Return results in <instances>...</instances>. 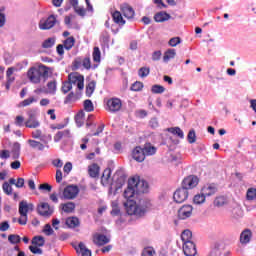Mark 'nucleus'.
Masks as SVG:
<instances>
[{
  "mask_svg": "<svg viewBox=\"0 0 256 256\" xmlns=\"http://www.w3.org/2000/svg\"><path fill=\"white\" fill-rule=\"evenodd\" d=\"M137 190L135 189V186L131 185V180L128 181V187L124 191V197L126 199V202H124V207L126 210V213L128 215H135L136 217H143L151 207H153V204H151V200L147 198H142L138 201H134L133 197L137 195Z\"/></svg>",
  "mask_w": 256,
  "mask_h": 256,
  "instance_id": "nucleus-1",
  "label": "nucleus"
},
{
  "mask_svg": "<svg viewBox=\"0 0 256 256\" xmlns=\"http://www.w3.org/2000/svg\"><path fill=\"white\" fill-rule=\"evenodd\" d=\"M47 77H49V68L45 65L31 67L27 72V78L34 85H39L41 79H47Z\"/></svg>",
  "mask_w": 256,
  "mask_h": 256,
  "instance_id": "nucleus-2",
  "label": "nucleus"
},
{
  "mask_svg": "<svg viewBox=\"0 0 256 256\" xmlns=\"http://www.w3.org/2000/svg\"><path fill=\"white\" fill-rule=\"evenodd\" d=\"M35 205L33 203H28L27 200H22L19 203L18 213L20 215V218L18 219L19 225H27V213L29 211H34Z\"/></svg>",
  "mask_w": 256,
  "mask_h": 256,
  "instance_id": "nucleus-3",
  "label": "nucleus"
},
{
  "mask_svg": "<svg viewBox=\"0 0 256 256\" xmlns=\"http://www.w3.org/2000/svg\"><path fill=\"white\" fill-rule=\"evenodd\" d=\"M130 185H133L138 194L149 193V183L139 176L131 178Z\"/></svg>",
  "mask_w": 256,
  "mask_h": 256,
  "instance_id": "nucleus-4",
  "label": "nucleus"
},
{
  "mask_svg": "<svg viewBox=\"0 0 256 256\" xmlns=\"http://www.w3.org/2000/svg\"><path fill=\"white\" fill-rule=\"evenodd\" d=\"M68 81L72 85H76L77 89L82 91L85 88V77L79 73H71L68 76Z\"/></svg>",
  "mask_w": 256,
  "mask_h": 256,
  "instance_id": "nucleus-5",
  "label": "nucleus"
},
{
  "mask_svg": "<svg viewBox=\"0 0 256 256\" xmlns=\"http://www.w3.org/2000/svg\"><path fill=\"white\" fill-rule=\"evenodd\" d=\"M57 23V18L55 15H50L48 18H42L39 21L38 27L41 31H47L49 29H53L55 24Z\"/></svg>",
  "mask_w": 256,
  "mask_h": 256,
  "instance_id": "nucleus-6",
  "label": "nucleus"
},
{
  "mask_svg": "<svg viewBox=\"0 0 256 256\" xmlns=\"http://www.w3.org/2000/svg\"><path fill=\"white\" fill-rule=\"evenodd\" d=\"M197 185H199V178L195 175H190L182 181V188L186 189V191L188 189H194Z\"/></svg>",
  "mask_w": 256,
  "mask_h": 256,
  "instance_id": "nucleus-7",
  "label": "nucleus"
},
{
  "mask_svg": "<svg viewBox=\"0 0 256 256\" xmlns=\"http://www.w3.org/2000/svg\"><path fill=\"white\" fill-rule=\"evenodd\" d=\"M175 203H185L186 199H189V190L185 188L177 189L173 194Z\"/></svg>",
  "mask_w": 256,
  "mask_h": 256,
  "instance_id": "nucleus-8",
  "label": "nucleus"
},
{
  "mask_svg": "<svg viewBox=\"0 0 256 256\" xmlns=\"http://www.w3.org/2000/svg\"><path fill=\"white\" fill-rule=\"evenodd\" d=\"M121 107H123V102L119 98H110L107 101V108L110 113H117V111H121Z\"/></svg>",
  "mask_w": 256,
  "mask_h": 256,
  "instance_id": "nucleus-9",
  "label": "nucleus"
},
{
  "mask_svg": "<svg viewBox=\"0 0 256 256\" xmlns=\"http://www.w3.org/2000/svg\"><path fill=\"white\" fill-rule=\"evenodd\" d=\"M92 241L94 245H97L98 247H103V245H107V243L111 241V237L105 234L95 233L93 235Z\"/></svg>",
  "mask_w": 256,
  "mask_h": 256,
  "instance_id": "nucleus-10",
  "label": "nucleus"
},
{
  "mask_svg": "<svg viewBox=\"0 0 256 256\" xmlns=\"http://www.w3.org/2000/svg\"><path fill=\"white\" fill-rule=\"evenodd\" d=\"M193 215V206L189 204H185L181 206L178 210L179 219L185 220L189 219Z\"/></svg>",
  "mask_w": 256,
  "mask_h": 256,
  "instance_id": "nucleus-11",
  "label": "nucleus"
},
{
  "mask_svg": "<svg viewBox=\"0 0 256 256\" xmlns=\"http://www.w3.org/2000/svg\"><path fill=\"white\" fill-rule=\"evenodd\" d=\"M79 195V188L77 186H67L63 191V198L67 200L75 199Z\"/></svg>",
  "mask_w": 256,
  "mask_h": 256,
  "instance_id": "nucleus-12",
  "label": "nucleus"
},
{
  "mask_svg": "<svg viewBox=\"0 0 256 256\" xmlns=\"http://www.w3.org/2000/svg\"><path fill=\"white\" fill-rule=\"evenodd\" d=\"M120 11L122 13V15H124V17L126 19H128L129 21H133V19H135V9H133V7H131V5L129 4H122L120 6Z\"/></svg>",
  "mask_w": 256,
  "mask_h": 256,
  "instance_id": "nucleus-13",
  "label": "nucleus"
},
{
  "mask_svg": "<svg viewBox=\"0 0 256 256\" xmlns=\"http://www.w3.org/2000/svg\"><path fill=\"white\" fill-rule=\"evenodd\" d=\"M37 211L42 217H51L53 215V208L46 202H42L38 205Z\"/></svg>",
  "mask_w": 256,
  "mask_h": 256,
  "instance_id": "nucleus-14",
  "label": "nucleus"
},
{
  "mask_svg": "<svg viewBox=\"0 0 256 256\" xmlns=\"http://www.w3.org/2000/svg\"><path fill=\"white\" fill-rule=\"evenodd\" d=\"M218 189H217V185L216 184H205L202 188H201V193L202 195H205L206 197H213V195H215V193H217Z\"/></svg>",
  "mask_w": 256,
  "mask_h": 256,
  "instance_id": "nucleus-15",
  "label": "nucleus"
},
{
  "mask_svg": "<svg viewBox=\"0 0 256 256\" xmlns=\"http://www.w3.org/2000/svg\"><path fill=\"white\" fill-rule=\"evenodd\" d=\"M184 255L186 256H195L197 255V248L193 242H186L183 244Z\"/></svg>",
  "mask_w": 256,
  "mask_h": 256,
  "instance_id": "nucleus-16",
  "label": "nucleus"
},
{
  "mask_svg": "<svg viewBox=\"0 0 256 256\" xmlns=\"http://www.w3.org/2000/svg\"><path fill=\"white\" fill-rule=\"evenodd\" d=\"M132 157L135 161L138 163H143L145 161V154L143 152V148L140 146H137L133 151H132Z\"/></svg>",
  "mask_w": 256,
  "mask_h": 256,
  "instance_id": "nucleus-17",
  "label": "nucleus"
},
{
  "mask_svg": "<svg viewBox=\"0 0 256 256\" xmlns=\"http://www.w3.org/2000/svg\"><path fill=\"white\" fill-rule=\"evenodd\" d=\"M253 237V232L250 229H245L240 234V243L241 245H247V243L251 242V238Z\"/></svg>",
  "mask_w": 256,
  "mask_h": 256,
  "instance_id": "nucleus-18",
  "label": "nucleus"
},
{
  "mask_svg": "<svg viewBox=\"0 0 256 256\" xmlns=\"http://www.w3.org/2000/svg\"><path fill=\"white\" fill-rule=\"evenodd\" d=\"M99 171H101V168L96 163H93L88 166V175L92 179H97V177H99Z\"/></svg>",
  "mask_w": 256,
  "mask_h": 256,
  "instance_id": "nucleus-19",
  "label": "nucleus"
},
{
  "mask_svg": "<svg viewBox=\"0 0 256 256\" xmlns=\"http://www.w3.org/2000/svg\"><path fill=\"white\" fill-rule=\"evenodd\" d=\"M111 168H107L103 171L102 177H101V184L104 187H107V185H111Z\"/></svg>",
  "mask_w": 256,
  "mask_h": 256,
  "instance_id": "nucleus-20",
  "label": "nucleus"
},
{
  "mask_svg": "<svg viewBox=\"0 0 256 256\" xmlns=\"http://www.w3.org/2000/svg\"><path fill=\"white\" fill-rule=\"evenodd\" d=\"M171 19V15L167 12H158L154 15V20L156 23H165V21H169Z\"/></svg>",
  "mask_w": 256,
  "mask_h": 256,
  "instance_id": "nucleus-21",
  "label": "nucleus"
},
{
  "mask_svg": "<svg viewBox=\"0 0 256 256\" xmlns=\"http://www.w3.org/2000/svg\"><path fill=\"white\" fill-rule=\"evenodd\" d=\"M177 57V50L170 48L164 52L163 62L168 63L171 59H175Z\"/></svg>",
  "mask_w": 256,
  "mask_h": 256,
  "instance_id": "nucleus-22",
  "label": "nucleus"
},
{
  "mask_svg": "<svg viewBox=\"0 0 256 256\" xmlns=\"http://www.w3.org/2000/svg\"><path fill=\"white\" fill-rule=\"evenodd\" d=\"M142 151L144 153V157H149L157 153V148L151 145V143H148L144 145V147L142 148Z\"/></svg>",
  "mask_w": 256,
  "mask_h": 256,
  "instance_id": "nucleus-23",
  "label": "nucleus"
},
{
  "mask_svg": "<svg viewBox=\"0 0 256 256\" xmlns=\"http://www.w3.org/2000/svg\"><path fill=\"white\" fill-rule=\"evenodd\" d=\"M112 19L114 23H116V25H120L121 27H123V25H125L126 23V21L123 18L122 12L119 11H115L114 13H112Z\"/></svg>",
  "mask_w": 256,
  "mask_h": 256,
  "instance_id": "nucleus-24",
  "label": "nucleus"
},
{
  "mask_svg": "<svg viewBox=\"0 0 256 256\" xmlns=\"http://www.w3.org/2000/svg\"><path fill=\"white\" fill-rule=\"evenodd\" d=\"M75 250L77 251V253H80L82 256H91V250H89L87 246H85V243L83 242H80L78 244V247H75Z\"/></svg>",
  "mask_w": 256,
  "mask_h": 256,
  "instance_id": "nucleus-25",
  "label": "nucleus"
},
{
  "mask_svg": "<svg viewBox=\"0 0 256 256\" xmlns=\"http://www.w3.org/2000/svg\"><path fill=\"white\" fill-rule=\"evenodd\" d=\"M44 93L48 95H55L57 93V82L51 81L47 83V88L45 89Z\"/></svg>",
  "mask_w": 256,
  "mask_h": 256,
  "instance_id": "nucleus-26",
  "label": "nucleus"
},
{
  "mask_svg": "<svg viewBox=\"0 0 256 256\" xmlns=\"http://www.w3.org/2000/svg\"><path fill=\"white\" fill-rule=\"evenodd\" d=\"M181 239L183 241V245L185 243H193L191 239H193V233L190 230H184L181 234Z\"/></svg>",
  "mask_w": 256,
  "mask_h": 256,
  "instance_id": "nucleus-27",
  "label": "nucleus"
},
{
  "mask_svg": "<svg viewBox=\"0 0 256 256\" xmlns=\"http://www.w3.org/2000/svg\"><path fill=\"white\" fill-rule=\"evenodd\" d=\"M66 225L70 229H75V227H79V218L77 217H69L66 219Z\"/></svg>",
  "mask_w": 256,
  "mask_h": 256,
  "instance_id": "nucleus-28",
  "label": "nucleus"
},
{
  "mask_svg": "<svg viewBox=\"0 0 256 256\" xmlns=\"http://www.w3.org/2000/svg\"><path fill=\"white\" fill-rule=\"evenodd\" d=\"M75 121L77 127H83V123H85V112L83 110L76 114Z\"/></svg>",
  "mask_w": 256,
  "mask_h": 256,
  "instance_id": "nucleus-29",
  "label": "nucleus"
},
{
  "mask_svg": "<svg viewBox=\"0 0 256 256\" xmlns=\"http://www.w3.org/2000/svg\"><path fill=\"white\" fill-rule=\"evenodd\" d=\"M166 131H168V133H172V135H177V137H179L180 139H183L185 137L183 130H181V128L179 127L167 128Z\"/></svg>",
  "mask_w": 256,
  "mask_h": 256,
  "instance_id": "nucleus-30",
  "label": "nucleus"
},
{
  "mask_svg": "<svg viewBox=\"0 0 256 256\" xmlns=\"http://www.w3.org/2000/svg\"><path fill=\"white\" fill-rule=\"evenodd\" d=\"M60 207L64 213H73L75 211V204L73 202L61 204Z\"/></svg>",
  "mask_w": 256,
  "mask_h": 256,
  "instance_id": "nucleus-31",
  "label": "nucleus"
},
{
  "mask_svg": "<svg viewBox=\"0 0 256 256\" xmlns=\"http://www.w3.org/2000/svg\"><path fill=\"white\" fill-rule=\"evenodd\" d=\"M38 99L35 96H30L29 98L23 100L18 104V107H29V105H33V103H37Z\"/></svg>",
  "mask_w": 256,
  "mask_h": 256,
  "instance_id": "nucleus-32",
  "label": "nucleus"
},
{
  "mask_svg": "<svg viewBox=\"0 0 256 256\" xmlns=\"http://www.w3.org/2000/svg\"><path fill=\"white\" fill-rule=\"evenodd\" d=\"M32 137H33V139H40V141L44 142L45 145H47V143H49V141H51V136H48L47 140H45V138H43L41 130L33 131Z\"/></svg>",
  "mask_w": 256,
  "mask_h": 256,
  "instance_id": "nucleus-33",
  "label": "nucleus"
},
{
  "mask_svg": "<svg viewBox=\"0 0 256 256\" xmlns=\"http://www.w3.org/2000/svg\"><path fill=\"white\" fill-rule=\"evenodd\" d=\"M28 144L32 149H38V151H43L45 149V145L36 140H28Z\"/></svg>",
  "mask_w": 256,
  "mask_h": 256,
  "instance_id": "nucleus-34",
  "label": "nucleus"
},
{
  "mask_svg": "<svg viewBox=\"0 0 256 256\" xmlns=\"http://www.w3.org/2000/svg\"><path fill=\"white\" fill-rule=\"evenodd\" d=\"M26 127L29 129H37L41 124L39 123L37 118L27 119L25 122Z\"/></svg>",
  "mask_w": 256,
  "mask_h": 256,
  "instance_id": "nucleus-35",
  "label": "nucleus"
},
{
  "mask_svg": "<svg viewBox=\"0 0 256 256\" xmlns=\"http://www.w3.org/2000/svg\"><path fill=\"white\" fill-rule=\"evenodd\" d=\"M20 153H21V144H19V142H15L12 147L13 159H19Z\"/></svg>",
  "mask_w": 256,
  "mask_h": 256,
  "instance_id": "nucleus-36",
  "label": "nucleus"
},
{
  "mask_svg": "<svg viewBox=\"0 0 256 256\" xmlns=\"http://www.w3.org/2000/svg\"><path fill=\"white\" fill-rule=\"evenodd\" d=\"M69 135H71V132L69 130L59 131L54 136V141L55 143H59L60 140H62L64 137H69Z\"/></svg>",
  "mask_w": 256,
  "mask_h": 256,
  "instance_id": "nucleus-37",
  "label": "nucleus"
},
{
  "mask_svg": "<svg viewBox=\"0 0 256 256\" xmlns=\"http://www.w3.org/2000/svg\"><path fill=\"white\" fill-rule=\"evenodd\" d=\"M55 41H57L55 37H50L44 40V42L42 43L43 49H51V47L55 46Z\"/></svg>",
  "mask_w": 256,
  "mask_h": 256,
  "instance_id": "nucleus-38",
  "label": "nucleus"
},
{
  "mask_svg": "<svg viewBox=\"0 0 256 256\" xmlns=\"http://www.w3.org/2000/svg\"><path fill=\"white\" fill-rule=\"evenodd\" d=\"M205 199H207V197L201 192L200 194H196L194 196L193 203L194 205H203V203H205Z\"/></svg>",
  "mask_w": 256,
  "mask_h": 256,
  "instance_id": "nucleus-39",
  "label": "nucleus"
},
{
  "mask_svg": "<svg viewBox=\"0 0 256 256\" xmlns=\"http://www.w3.org/2000/svg\"><path fill=\"white\" fill-rule=\"evenodd\" d=\"M32 245H36V247H43V245H45V238L43 236H35L32 239Z\"/></svg>",
  "mask_w": 256,
  "mask_h": 256,
  "instance_id": "nucleus-40",
  "label": "nucleus"
},
{
  "mask_svg": "<svg viewBox=\"0 0 256 256\" xmlns=\"http://www.w3.org/2000/svg\"><path fill=\"white\" fill-rule=\"evenodd\" d=\"M151 91L154 93V95H161L165 93V87L159 84H155L151 87Z\"/></svg>",
  "mask_w": 256,
  "mask_h": 256,
  "instance_id": "nucleus-41",
  "label": "nucleus"
},
{
  "mask_svg": "<svg viewBox=\"0 0 256 256\" xmlns=\"http://www.w3.org/2000/svg\"><path fill=\"white\" fill-rule=\"evenodd\" d=\"M92 57L94 63H101V50H99V47H94Z\"/></svg>",
  "mask_w": 256,
  "mask_h": 256,
  "instance_id": "nucleus-42",
  "label": "nucleus"
},
{
  "mask_svg": "<svg viewBox=\"0 0 256 256\" xmlns=\"http://www.w3.org/2000/svg\"><path fill=\"white\" fill-rule=\"evenodd\" d=\"M75 45V38L73 37H68L65 41H64V48L67 51H70V49H73V46Z\"/></svg>",
  "mask_w": 256,
  "mask_h": 256,
  "instance_id": "nucleus-43",
  "label": "nucleus"
},
{
  "mask_svg": "<svg viewBox=\"0 0 256 256\" xmlns=\"http://www.w3.org/2000/svg\"><path fill=\"white\" fill-rule=\"evenodd\" d=\"M225 203H227V200L225 199L224 196H218L214 200L215 207H223V205H225Z\"/></svg>",
  "mask_w": 256,
  "mask_h": 256,
  "instance_id": "nucleus-44",
  "label": "nucleus"
},
{
  "mask_svg": "<svg viewBox=\"0 0 256 256\" xmlns=\"http://www.w3.org/2000/svg\"><path fill=\"white\" fill-rule=\"evenodd\" d=\"M256 198V189L255 188H249L246 193V199L248 201H253Z\"/></svg>",
  "mask_w": 256,
  "mask_h": 256,
  "instance_id": "nucleus-45",
  "label": "nucleus"
},
{
  "mask_svg": "<svg viewBox=\"0 0 256 256\" xmlns=\"http://www.w3.org/2000/svg\"><path fill=\"white\" fill-rule=\"evenodd\" d=\"M2 189L6 195H13V187H11V184H9V182H4L2 185Z\"/></svg>",
  "mask_w": 256,
  "mask_h": 256,
  "instance_id": "nucleus-46",
  "label": "nucleus"
},
{
  "mask_svg": "<svg viewBox=\"0 0 256 256\" xmlns=\"http://www.w3.org/2000/svg\"><path fill=\"white\" fill-rule=\"evenodd\" d=\"M8 241L12 243V245H17V243H21V237L16 234H11L8 236Z\"/></svg>",
  "mask_w": 256,
  "mask_h": 256,
  "instance_id": "nucleus-47",
  "label": "nucleus"
},
{
  "mask_svg": "<svg viewBox=\"0 0 256 256\" xmlns=\"http://www.w3.org/2000/svg\"><path fill=\"white\" fill-rule=\"evenodd\" d=\"M149 73H151V70L149 69V67H142L139 69L138 71V75L139 77H141L142 79L145 77L149 76Z\"/></svg>",
  "mask_w": 256,
  "mask_h": 256,
  "instance_id": "nucleus-48",
  "label": "nucleus"
},
{
  "mask_svg": "<svg viewBox=\"0 0 256 256\" xmlns=\"http://www.w3.org/2000/svg\"><path fill=\"white\" fill-rule=\"evenodd\" d=\"M234 219H241L243 217V209L241 207H236L232 211Z\"/></svg>",
  "mask_w": 256,
  "mask_h": 256,
  "instance_id": "nucleus-49",
  "label": "nucleus"
},
{
  "mask_svg": "<svg viewBox=\"0 0 256 256\" xmlns=\"http://www.w3.org/2000/svg\"><path fill=\"white\" fill-rule=\"evenodd\" d=\"M112 211H111V215H113L114 217H117V215H120L121 210L119 209V205L117 204V202H112Z\"/></svg>",
  "mask_w": 256,
  "mask_h": 256,
  "instance_id": "nucleus-50",
  "label": "nucleus"
},
{
  "mask_svg": "<svg viewBox=\"0 0 256 256\" xmlns=\"http://www.w3.org/2000/svg\"><path fill=\"white\" fill-rule=\"evenodd\" d=\"M169 47H177V45H181L180 37H173L168 42Z\"/></svg>",
  "mask_w": 256,
  "mask_h": 256,
  "instance_id": "nucleus-51",
  "label": "nucleus"
},
{
  "mask_svg": "<svg viewBox=\"0 0 256 256\" xmlns=\"http://www.w3.org/2000/svg\"><path fill=\"white\" fill-rule=\"evenodd\" d=\"M188 143L193 144L197 141V135L195 134V130H190L187 136Z\"/></svg>",
  "mask_w": 256,
  "mask_h": 256,
  "instance_id": "nucleus-52",
  "label": "nucleus"
},
{
  "mask_svg": "<svg viewBox=\"0 0 256 256\" xmlns=\"http://www.w3.org/2000/svg\"><path fill=\"white\" fill-rule=\"evenodd\" d=\"M155 255V249L153 247H146L142 251V256H153Z\"/></svg>",
  "mask_w": 256,
  "mask_h": 256,
  "instance_id": "nucleus-53",
  "label": "nucleus"
},
{
  "mask_svg": "<svg viewBox=\"0 0 256 256\" xmlns=\"http://www.w3.org/2000/svg\"><path fill=\"white\" fill-rule=\"evenodd\" d=\"M82 67H84V69H87V71H89V69H91V58L90 57H85L84 59H82Z\"/></svg>",
  "mask_w": 256,
  "mask_h": 256,
  "instance_id": "nucleus-54",
  "label": "nucleus"
},
{
  "mask_svg": "<svg viewBox=\"0 0 256 256\" xmlns=\"http://www.w3.org/2000/svg\"><path fill=\"white\" fill-rule=\"evenodd\" d=\"M71 89H73V85L71 84V82L69 80L62 84V91H63V93H69V91Z\"/></svg>",
  "mask_w": 256,
  "mask_h": 256,
  "instance_id": "nucleus-55",
  "label": "nucleus"
},
{
  "mask_svg": "<svg viewBox=\"0 0 256 256\" xmlns=\"http://www.w3.org/2000/svg\"><path fill=\"white\" fill-rule=\"evenodd\" d=\"M84 109L85 111H87L88 113H90L91 111H93L94 107H93V102L91 100H85L84 101Z\"/></svg>",
  "mask_w": 256,
  "mask_h": 256,
  "instance_id": "nucleus-56",
  "label": "nucleus"
},
{
  "mask_svg": "<svg viewBox=\"0 0 256 256\" xmlns=\"http://www.w3.org/2000/svg\"><path fill=\"white\" fill-rule=\"evenodd\" d=\"M43 233L46 234L47 236L53 235L55 231L51 227V224H46L43 228Z\"/></svg>",
  "mask_w": 256,
  "mask_h": 256,
  "instance_id": "nucleus-57",
  "label": "nucleus"
},
{
  "mask_svg": "<svg viewBox=\"0 0 256 256\" xmlns=\"http://www.w3.org/2000/svg\"><path fill=\"white\" fill-rule=\"evenodd\" d=\"M94 91H95V84L90 83L86 88V95L88 97H91L93 95Z\"/></svg>",
  "mask_w": 256,
  "mask_h": 256,
  "instance_id": "nucleus-58",
  "label": "nucleus"
},
{
  "mask_svg": "<svg viewBox=\"0 0 256 256\" xmlns=\"http://www.w3.org/2000/svg\"><path fill=\"white\" fill-rule=\"evenodd\" d=\"M14 123L17 127H23V123H25V118L23 116H16Z\"/></svg>",
  "mask_w": 256,
  "mask_h": 256,
  "instance_id": "nucleus-59",
  "label": "nucleus"
},
{
  "mask_svg": "<svg viewBox=\"0 0 256 256\" xmlns=\"http://www.w3.org/2000/svg\"><path fill=\"white\" fill-rule=\"evenodd\" d=\"M72 170H73V164L71 162H67L63 168L64 173L66 175H69V173H71Z\"/></svg>",
  "mask_w": 256,
  "mask_h": 256,
  "instance_id": "nucleus-60",
  "label": "nucleus"
},
{
  "mask_svg": "<svg viewBox=\"0 0 256 256\" xmlns=\"http://www.w3.org/2000/svg\"><path fill=\"white\" fill-rule=\"evenodd\" d=\"M29 249L34 255H41L43 253V250L37 246H29Z\"/></svg>",
  "mask_w": 256,
  "mask_h": 256,
  "instance_id": "nucleus-61",
  "label": "nucleus"
},
{
  "mask_svg": "<svg viewBox=\"0 0 256 256\" xmlns=\"http://www.w3.org/2000/svg\"><path fill=\"white\" fill-rule=\"evenodd\" d=\"M141 89H143V83L141 82H135L131 86V91H141Z\"/></svg>",
  "mask_w": 256,
  "mask_h": 256,
  "instance_id": "nucleus-62",
  "label": "nucleus"
},
{
  "mask_svg": "<svg viewBox=\"0 0 256 256\" xmlns=\"http://www.w3.org/2000/svg\"><path fill=\"white\" fill-rule=\"evenodd\" d=\"M75 13H77V15H79L80 17H85V8L80 7V6H76L74 8Z\"/></svg>",
  "mask_w": 256,
  "mask_h": 256,
  "instance_id": "nucleus-63",
  "label": "nucleus"
},
{
  "mask_svg": "<svg viewBox=\"0 0 256 256\" xmlns=\"http://www.w3.org/2000/svg\"><path fill=\"white\" fill-rule=\"evenodd\" d=\"M73 65H74V68H75V69H81V67H83V59H81V58H76V59L74 60Z\"/></svg>",
  "mask_w": 256,
  "mask_h": 256,
  "instance_id": "nucleus-64",
  "label": "nucleus"
}]
</instances>
